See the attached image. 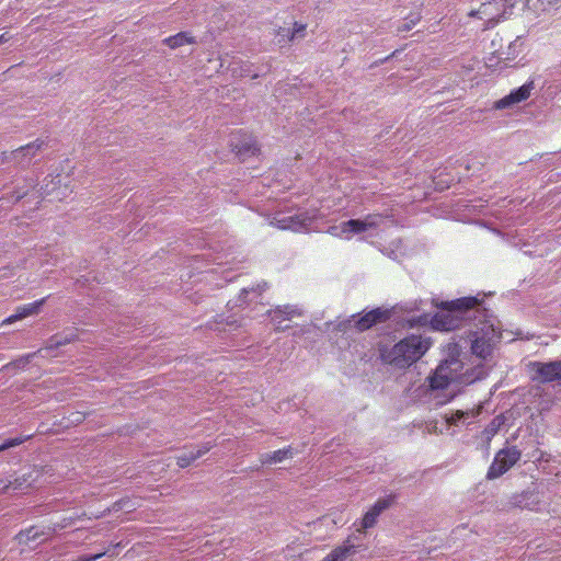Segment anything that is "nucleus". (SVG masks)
<instances>
[{
	"mask_svg": "<svg viewBox=\"0 0 561 561\" xmlns=\"http://www.w3.org/2000/svg\"><path fill=\"white\" fill-rule=\"evenodd\" d=\"M307 24L294 21L293 27H283L279 26L275 31V36L278 38V43H291L298 38H304L306 36Z\"/></svg>",
	"mask_w": 561,
	"mask_h": 561,
	"instance_id": "obj_12",
	"label": "nucleus"
},
{
	"mask_svg": "<svg viewBox=\"0 0 561 561\" xmlns=\"http://www.w3.org/2000/svg\"><path fill=\"white\" fill-rule=\"evenodd\" d=\"M230 147L240 159L253 157L260 152V148L253 136L242 131L232 135Z\"/></svg>",
	"mask_w": 561,
	"mask_h": 561,
	"instance_id": "obj_6",
	"label": "nucleus"
},
{
	"mask_svg": "<svg viewBox=\"0 0 561 561\" xmlns=\"http://www.w3.org/2000/svg\"><path fill=\"white\" fill-rule=\"evenodd\" d=\"M46 298L38 299L36 301H33L31 304H26L23 306H19L15 310V313L11 314L10 317L5 318L2 321V324H11L15 321L22 320L26 317L37 314L42 308V306L45 304Z\"/></svg>",
	"mask_w": 561,
	"mask_h": 561,
	"instance_id": "obj_14",
	"label": "nucleus"
},
{
	"mask_svg": "<svg viewBox=\"0 0 561 561\" xmlns=\"http://www.w3.org/2000/svg\"><path fill=\"white\" fill-rule=\"evenodd\" d=\"M108 552H110V550H105V551H102L100 553H95L92 556H81L72 561H96V560L101 559L102 557H104L105 554H107Z\"/></svg>",
	"mask_w": 561,
	"mask_h": 561,
	"instance_id": "obj_27",
	"label": "nucleus"
},
{
	"mask_svg": "<svg viewBox=\"0 0 561 561\" xmlns=\"http://www.w3.org/2000/svg\"><path fill=\"white\" fill-rule=\"evenodd\" d=\"M432 346V340L420 334H410L392 347L379 348L383 363L397 368H408L420 360Z\"/></svg>",
	"mask_w": 561,
	"mask_h": 561,
	"instance_id": "obj_1",
	"label": "nucleus"
},
{
	"mask_svg": "<svg viewBox=\"0 0 561 561\" xmlns=\"http://www.w3.org/2000/svg\"><path fill=\"white\" fill-rule=\"evenodd\" d=\"M162 43L169 48L175 49L184 45L194 44L195 37L187 32H179L178 34L165 37Z\"/></svg>",
	"mask_w": 561,
	"mask_h": 561,
	"instance_id": "obj_21",
	"label": "nucleus"
},
{
	"mask_svg": "<svg viewBox=\"0 0 561 561\" xmlns=\"http://www.w3.org/2000/svg\"><path fill=\"white\" fill-rule=\"evenodd\" d=\"M381 220L380 214H370L364 219H350L341 225V234L362 233L369 229H376Z\"/></svg>",
	"mask_w": 561,
	"mask_h": 561,
	"instance_id": "obj_7",
	"label": "nucleus"
},
{
	"mask_svg": "<svg viewBox=\"0 0 561 561\" xmlns=\"http://www.w3.org/2000/svg\"><path fill=\"white\" fill-rule=\"evenodd\" d=\"M394 501V496L389 495L383 499L377 500V502L373 505V507L364 515L362 519V528L368 529L375 526L377 523L378 516L382 511L388 508Z\"/></svg>",
	"mask_w": 561,
	"mask_h": 561,
	"instance_id": "obj_11",
	"label": "nucleus"
},
{
	"mask_svg": "<svg viewBox=\"0 0 561 561\" xmlns=\"http://www.w3.org/2000/svg\"><path fill=\"white\" fill-rule=\"evenodd\" d=\"M270 314L276 331H285L289 328V325H283L284 321L290 320L294 317L301 316V313L296 308L289 306H285L283 308L278 307L275 310L270 311Z\"/></svg>",
	"mask_w": 561,
	"mask_h": 561,
	"instance_id": "obj_15",
	"label": "nucleus"
},
{
	"mask_svg": "<svg viewBox=\"0 0 561 561\" xmlns=\"http://www.w3.org/2000/svg\"><path fill=\"white\" fill-rule=\"evenodd\" d=\"M463 364L457 358L440 363L434 374L428 377V385L433 390H444L451 382L469 383L474 380L467 373H462Z\"/></svg>",
	"mask_w": 561,
	"mask_h": 561,
	"instance_id": "obj_2",
	"label": "nucleus"
},
{
	"mask_svg": "<svg viewBox=\"0 0 561 561\" xmlns=\"http://www.w3.org/2000/svg\"><path fill=\"white\" fill-rule=\"evenodd\" d=\"M85 415L82 412H73L70 414L71 423H81L84 420Z\"/></svg>",
	"mask_w": 561,
	"mask_h": 561,
	"instance_id": "obj_34",
	"label": "nucleus"
},
{
	"mask_svg": "<svg viewBox=\"0 0 561 561\" xmlns=\"http://www.w3.org/2000/svg\"><path fill=\"white\" fill-rule=\"evenodd\" d=\"M421 20V15L416 13L410 22L403 24V26L399 27V31H410L415 24H417Z\"/></svg>",
	"mask_w": 561,
	"mask_h": 561,
	"instance_id": "obj_31",
	"label": "nucleus"
},
{
	"mask_svg": "<svg viewBox=\"0 0 561 561\" xmlns=\"http://www.w3.org/2000/svg\"><path fill=\"white\" fill-rule=\"evenodd\" d=\"M32 437H33V435L31 434V435H26V436H19V437L5 439L0 445V451L19 446V445L25 443L26 440L31 439Z\"/></svg>",
	"mask_w": 561,
	"mask_h": 561,
	"instance_id": "obj_25",
	"label": "nucleus"
},
{
	"mask_svg": "<svg viewBox=\"0 0 561 561\" xmlns=\"http://www.w3.org/2000/svg\"><path fill=\"white\" fill-rule=\"evenodd\" d=\"M494 433H495V430L492 428L489 434H490V436H492V435H494Z\"/></svg>",
	"mask_w": 561,
	"mask_h": 561,
	"instance_id": "obj_39",
	"label": "nucleus"
},
{
	"mask_svg": "<svg viewBox=\"0 0 561 561\" xmlns=\"http://www.w3.org/2000/svg\"><path fill=\"white\" fill-rule=\"evenodd\" d=\"M14 153H15L14 150H12V151H2L0 153V164H4V163H7L9 161H12V160L15 161L16 157L14 156Z\"/></svg>",
	"mask_w": 561,
	"mask_h": 561,
	"instance_id": "obj_32",
	"label": "nucleus"
},
{
	"mask_svg": "<svg viewBox=\"0 0 561 561\" xmlns=\"http://www.w3.org/2000/svg\"><path fill=\"white\" fill-rule=\"evenodd\" d=\"M337 230H339V227L333 226V227H330L328 231L330 234L337 237V236H340ZM340 230H341V227H340Z\"/></svg>",
	"mask_w": 561,
	"mask_h": 561,
	"instance_id": "obj_35",
	"label": "nucleus"
},
{
	"mask_svg": "<svg viewBox=\"0 0 561 561\" xmlns=\"http://www.w3.org/2000/svg\"><path fill=\"white\" fill-rule=\"evenodd\" d=\"M467 415H468V412H463V411L458 410L455 413H453L447 421L450 424H457L459 421L465 419Z\"/></svg>",
	"mask_w": 561,
	"mask_h": 561,
	"instance_id": "obj_30",
	"label": "nucleus"
},
{
	"mask_svg": "<svg viewBox=\"0 0 561 561\" xmlns=\"http://www.w3.org/2000/svg\"><path fill=\"white\" fill-rule=\"evenodd\" d=\"M354 553H356V547L346 540L343 545L335 547L322 561H346Z\"/></svg>",
	"mask_w": 561,
	"mask_h": 561,
	"instance_id": "obj_19",
	"label": "nucleus"
},
{
	"mask_svg": "<svg viewBox=\"0 0 561 561\" xmlns=\"http://www.w3.org/2000/svg\"><path fill=\"white\" fill-rule=\"evenodd\" d=\"M10 39V36L8 35V33H3L0 35V44H3L5 42H8Z\"/></svg>",
	"mask_w": 561,
	"mask_h": 561,
	"instance_id": "obj_36",
	"label": "nucleus"
},
{
	"mask_svg": "<svg viewBox=\"0 0 561 561\" xmlns=\"http://www.w3.org/2000/svg\"><path fill=\"white\" fill-rule=\"evenodd\" d=\"M290 454V447L278 449L272 453L264 454L261 458V462L263 465L277 463L288 458Z\"/></svg>",
	"mask_w": 561,
	"mask_h": 561,
	"instance_id": "obj_22",
	"label": "nucleus"
},
{
	"mask_svg": "<svg viewBox=\"0 0 561 561\" xmlns=\"http://www.w3.org/2000/svg\"><path fill=\"white\" fill-rule=\"evenodd\" d=\"M480 305V300L477 297H462L456 300L444 302V308L448 311L462 312L474 309Z\"/></svg>",
	"mask_w": 561,
	"mask_h": 561,
	"instance_id": "obj_17",
	"label": "nucleus"
},
{
	"mask_svg": "<svg viewBox=\"0 0 561 561\" xmlns=\"http://www.w3.org/2000/svg\"><path fill=\"white\" fill-rule=\"evenodd\" d=\"M38 534L37 531H34V528H30L25 531H21L19 535H18V538L20 541H24L25 539H35L37 538Z\"/></svg>",
	"mask_w": 561,
	"mask_h": 561,
	"instance_id": "obj_29",
	"label": "nucleus"
},
{
	"mask_svg": "<svg viewBox=\"0 0 561 561\" xmlns=\"http://www.w3.org/2000/svg\"><path fill=\"white\" fill-rule=\"evenodd\" d=\"M530 379L539 383L561 381V360L530 362L528 364Z\"/></svg>",
	"mask_w": 561,
	"mask_h": 561,
	"instance_id": "obj_4",
	"label": "nucleus"
},
{
	"mask_svg": "<svg viewBox=\"0 0 561 561\" xmlns=\"http://www.w3.org/2000/svg\"><path fill=\"white\" fill-rule=\"evenodd\" d=\"M389 317L388 310L376 308L360 316L355 322V328L358 331H366L377 323L386 322Z\"/></svg>",
	"mask_w": 561,
	"mask_h": 561,
	"instance_id": "obj_8",
	"label": "nucleus"
},
{
	"mask_svg": "<svg viewBox=\"0 0 561 561\" xmlns=\"http://www.w3.org/2000/svg\"><path fill=\"white\" fill-rule=\"evenodd\" d=\"M214 447L210 443H205L198 447L195 451L184 453L176 457V465L180 468L190 467L196 459L207 454Z\"/></svg>",
	"mask_w": 561,
	"mask_h": 561,
	"instance_id": "obj_18",
	"label": "nucleus"
},
{
	"mask_svg": "<svg viewBox=\"0 0 561 561\" xmlns=\"http://www.w3.org/2000/svg\"><path fill=\"white\" fill-rule=\"evenodd\" d=\"M45 141L42 139H35L24 146H21L14 150L16 157L15 163L19 165L30 164L32 159L44 148Z\"/></svg>",
	"mask_w": 561,
	"mask_h": 561,
	"instance_id": "obj_10",
	"label": "nucleus"
},
{
	"mask_svg": "<svg viewBox=\"0 0 561 561\" xmlns=\"http://www.w3.org/2000/svg\"><path fill=\"white\" fill-rule=\"evenodd\" d=\"M454 311L438 312L431 319V327L436 331H453L459 328L460 318Z\"/></svg>",
	"mask_w": 561,
	"mask_h": 561,
	"instance_id": "obj_13",
	"label": "nucleus"
},
{
	"mask_svg": "<svg viewBox=\"0 0 561 561\" xmlns=\"http://www.w3.org/2000/svg\"><path fill=\"white\" fill-rule=\"evenodd\" d=\"M84 516H85V513H82L81 515H78V516H76V517L65 518V519L62 520V524L58 525V527H59V528H65V527H67V526H70V525H72V524H73V522H75V520H77V519H81V518H83Z\"/></svg>",
	"mask_w": 561,
	"mask_h": 561,
	"instance_id": "obj_33",
	"label": "nucleus"
},
{
	"mask_svg": "<svg viewBox=\"0 0 561 561\" xmlns=\"http://www.w3.org/2000/svg\"><path fill=\"white\" fill-rule=\"evenodd\" d=\"M102 515H103V513H102V514H100V515H95L94 517H95V518H100Z\"/></svg>",
	"mask_w": 561,
	"mask_h": 561,
	"instance_id": "obj_40",
	"label": "nucleus"
},
{
	"mask_svg": "<svg viewBox=\"0 0 561 561\" xmlns=\"http://www.w3.org/2000/svg\"><path fill=\"white\" fill-rule=\"evenodd\" d=\"M14 484H16L14 486V489H16L18 486L22 485V482H20V479H15Z\"/></svg>",
	"mask_w": 561,
	"mask_h": 561,
	"instance_id": "obj_38",
	"label": "nucleus"
},
{
	"mask_svg": "<svg viewBox=\"0 0 561 561\" xmlns=\"http://www.w3.org/2000/svg\"><path fill=\"white\" fill-rule=\"evenodd\" d=\"M137 507L136 503L131 502L128 499H122L117 502H115L111 508H108V512H118L121 510H127L128 512L135 511Z\"/></svg>",
	"mask_w": 561,
	"mask_h": 561,
	"instance_id": "obj_26",
	"label": "nucleus"
},
{
	"mask_svg": "<svg viewBox=\"0 0 561 561\" xmlns=\"http://www.w3.org/2000/svg\"><path fill=\"white\" fill-rule=\"evenodd\" d=\"M507 0H485L477 10L470 12V16H476L485 22L490 27L497 23L506 13Z\"/></svg>",
	"mask_w": 561,
	"mask_h": 561,
	"instance_id": "obj_5",
	"label": "nucleus"
},
{
	"mask_svg": "<svg viewBox=\"0 0 561 561\" xmlns=\"http://www.w3.org/2000/svg\"><path fill=\"white\" fill-rule=\"evenodd\" d=\"M24 195L25 193H18L16 195H14V202L20 201Z\"/></svg>",
	"mask_w": 561,
	"mask_h": 561,
	"instance_id": "obj_37",
	"label": "nucleus"
},
{
	"mask_svg": "<svg viewBox=\"0 0 561 561\" xmlns=\"http://www.w3.org/2000/svg\"><path fill=\"white\" fill-rule=\"evenodd\" d=\"M69 342H70L69 339H64L62 340V339L58 337L57 335H55V336H53L50 339V344L45 350H50V348H54V347H58V346L65 345V344H67Z\"/></svg>",
	"mask_w": 561,
	"mask_h": 561,
	"instance_id": "obj_28",
	"label": "nucleus"
},
{
	"mask_svg": "<svg viewBox=\"0 0 561 561\" xmlns=\"http://www.w3.org/2000/svg\"><path fill=\"white\" fill-rule=\"evenodd\" d=\"M354 553H356V547L346 540L343 545L335 547L322 561H346Z\"/></svg>",
	"mask_w": 561,
	"mask_h": 561,
	"instance_id": "obj_20",
	"label": "nucleus"
},
{
	"mask_svg": "<svg viewBox=\"0 0 561 561\" xmlns=\"http://www.w3.org/2000/svg\"><path fill=\"white\" fill-rule=\"evenodd\" d=\"M533 89H534L533 82L523 84L518 89L513 90L508 95L496 101L495 108L503 110V108L512 106L513 104H516V103L527 100L530 96Z\"/></svg>",
	"mask_w": 561,
	"mask_h": 561,
	"instance_id": "obj_9",
	"label": "nucleus"
},
{
	"mask_svg": "<svg viewBox=\"0 0 561 561\" xmlns=\"http://www.w3.org/2000/svg\"><path fill=\"white\" fill-rule=\"evenodd\" d=\"M539 503L538 495L534 492H523L518 500L516 501V505L520 508H527L530 511L537 510L536 505Z\"/></svg>",
	"mask_w": 561,
	"mask_h": 561,
	"instance_id": "obj_23",
	"label": "nucleus"
},
{
	"mask_svg": "<svg viewBox=\"0 0 561 561\" xmlns=\"http://www.w3.org/2000/svg\"><path fill=\"white\" fill-rule=\"evenodd\" d=\"M37 353H31V354H27V355H24L9 364H7L3 368L4 369H24L27 364L30 363V360L36 355Z\"/></svg>",
	"mask_w": 561,
	"mask_h": 561,
	"instance_id": "obj_24",
	"label": "nucleus"
},
{
	"mask_svg": "<svg viewBox=\"0 0 561 561\" xmlns=\"http://www.w3.org/2000/svg\"><path fill=\"white\" fill-rule=\"evenodd\" d=\"M522 457L516 446L500 449L488 469L486 479L494 480L507 472Z\"/></svg>",
	"mask_w": 561,
	"mask_h": 561,
	"instance_id": "obj_3",
	"label": "nucleus"
},
{
	"mask_svg": "<svg viewBox=\"0 0 561 561\" xmlns=\"http://www.w3.org/2000/svg\"><path fill=\"white\" fill-rule=\"evenodd\" d=\"M494 350V340L493 336H489L488 334H482L481 336H477L472 340L471 343V352L476 356L482 359L489 358Z\"/></svg>",
	"mask_w": 561,
	"mask_h": 561,
	"instance_id": "obj_16",
	"label": "nucleus"
}]
</instances>
